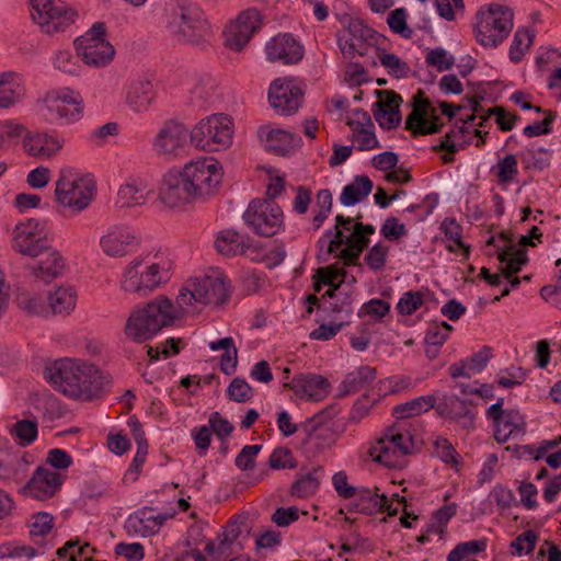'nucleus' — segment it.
Segmentation results:
<instances>
[{
    "label": "nucleus",
    "mask_w": 561,
    "mask_h": 561,
    "mask_svg": "<svg viewBox=\"0 0 561 561\" xmlns=\"http://www.w3.org/2000/svg\"><path fill=\"white\" fill-rule=\"evenodd\" d=\"M227 299L228 287L224 276L190 279L178 295L176 306L165 296H158L142 308L133 310L126 320L124 334L135 343H144L163 328L171 327L180 310L195 313L206 305H220Z\"/></svg>",
    "instance_id": "nucleus-1"
},
{
    "label": "nucleus",
    "mask_w": 561,
    "mask_h": 561,
    "mask_svg": "<svg viewBox=\"0 0 561 561\" xmlns=\"http://www.w3.org/2000/svg\"><path fill=\"white\" fill-rule=\"evenodd\" d=\"M45 378L64 394L82 400L100 397L111 379L91 364H78L65 358L44 370Z\"/></svg>",
    "instance_id": "nucleus-2"
},
{
    "label": "nucleus",
    "mask_w": 561,
    "mask_h": 561,
    "mask_svg": "<svg viewBox=\"0 0 561 561\" xmlns=\"http://www.w3.org/2000/svg\"><path fill=\"white\" fill-rule=\"evenodd\" d=\"M167 27L176 41L184 44L199 45L211 36L203 11L186 0L176 2L172 8Z\"/></svg>",
    "instance_id": "nucleus-3"
},
{
    "label": "nucleus",
    "mask_w": 561,
    "mask_h": 561,
    "mask_svg": "<svg viewBox=\"0 0 561 561\" xmlns=\"http://www.w3.org/2000/svg\"><path fill=\"white\" fill-rule=\"evenodd\" d=\"M513 26V10L505 5L491 3L480 8L477 12L476 39L485 48H496L508 37Z\"/></svg>",
    "instance_id": "nucleus-4"
},
{
    "label": "nucleus",
    "mask_w": 561,
    "mask_h": 561,
    "mask_svg": "<svg viewBox=\"0 0 561 561\" xmlns=\"http://www.w3.org/2000/svg\"><path fill=\"white\" fill-rule=\"evenodd\" d=\"M170 264L167 261H151L149 257L135 259L124 270V291L146 296L169 278Z\"/></svg>",
    "instance_id": "nucleus-5"
},
{
    "label": "nucleus",
    "mask_w": 561,
    "mask_h": 561,
    "mask_svg": "<svg viewBox=\"0 0 561 561\" xmlns=\"http://www.w3.org/2000/svg\"><path fill=\"white\" fill-rule=\"evenodd\" d=\"M94 190L95 183L90 175L62 170L55 184V199L61 206L82 211L93 199Z\"/></svg>",
    "instance_id": "nucleus-6"
},
{
    "label": "nucleus",
    "mask_w": 561,
    "mask_h": 561,
    "mask_svg": "<svg viewBox=\"0 0 561 561\" xmlns=\"http://www.w3.org/2000/svg\"><path fill=\"white\" fill-rule=\"evenodd\" d=\"M233 123L225 114H214L202 119L191 130V141L199 149L218 151L232 144Z\"/></svg>",
    "instance_id": "nucleus-7"
},
{
    "label": "nucleus",
    "mask_w": 561,
    "mask_h": 561,
    "mask_svg": "<svg viewBox=\"0 0 561 561\" xmlns=\"http://www.w3.org/2000/svg\"><path fill=\"white\" fill-rule=\"evenodd\" d=\"M75 48L81 60L94 68L111 64L115 56L113 45L105 38V24L94 23L89 31L76 38Z\"/></svg>",
    "instance_id": "nucleus-8"
},
{
    "label": "nucleus",
    "mask_w": 561,
    "mask_h": 561,
    "mask_svg": "<svg viewBox=\"0 0 561 561\" xmlns=\"http://www.w3.org/2000/svg\"><path fill=\"white\" fill-rule=\"evenodd\" d=\"M33 21L46 34L64 32L78 16L75 9L60 0H30Z\"/></svg>",
    "instance_id": "nucleus-9"
},
{
    "label": "nucleus",
    "mask_w": 561,
    "mask_h": 561,
    "mask_svg": "<svg viewBox=\"0 0 561 561\" xmlns=\"http://www.w3.org/2000/svg\"><path fill=\"white\" fill-rule=\"evenodd\" d=\"M181 172L196 201L213 195L222 179L221 168L214 159L191 161Z\"/></svg>",
    "instance_id": "nucleus-10"
},
{
    "label": "nucleus",
    "mask_w": 561,
    "mask_h": 561,
    "mask_svg": "<svg viewBox=\"0 0 561 561\" xmlns=\"http://www.w3.org/2000/svg\"><path fill=\"white\" fill-rule=\"evenodd\" d=\"M243 219L253 232L262 237L275 236L284 222L283 210L271 199H253Z\"/></svg>",
    "instance_id": "nucleus-11"
},
{
    "label": "nucleus",
    "mask_w": 561,
    "mask_h": 561,
    "mask_svg": "<svg viewBox=\"0 0 561 561\" xmlns=\"http://www.w3.org/2000/svg\"><path fill=\"white\" fill-rule=\"evenodd\" d=\"M46 224L37 219L20 222L13 230L12 248L14 251L31 257L44 254L48 240L45 236Z\"/></svg>",
    "instance_id": "nucleus-12"
},
{
    "label": "nucleus",
    "mask_w": 561,
    "mask_h": 561,
    "mask_svg": "<svg viewBox=\"0 0 561 561\" xmlns=\"http://www.w3.org/2000/svg\"><path fill=\"white\" fill-rule=\"evenodd\" d=\"M263 19V14L256 8L240 12L236 21L226 27L225 45L234 51H241L262 27Z\"/></svg>",
    "instance_id": "nucleus-13"
},
{
    "label": "nucleus",
    "mask_w": 561,
    "mask_h": 561,
    "mask_svg": "<svg viewBox=\"0 0 561 561\" xmlns=\"http://www.w3.org/2000/svg\"><path fill=\"white\" fill-rule=\"evenodd\" d=\"M191 131L180 122L170 119L159 128L152 146L158 156L175 158L181 154L186 145Z\"/></svg>",
    "instance_id": "nucleus-14"
},
{
    "label": "nucleus",
    "mask_w": 561,
    "mask_h": 561,
    "mask_svg": "<svg viewBox=\"0 0 561 561\" xmlns=\"http://www.w3.org/2000/svg\"><path fill=\"white\" fill-rule=\"evenodd\" d=\"M304 90L293 79H276L268 90L270 105L279 115H293L302 103Z\"/></svg>",
    "instance_id": "nucleus-15"
},
{
    "label": "nucleus",
    "mask_w": 561,
    "mask_h": 561,
    "mask_svg": "<svg viewBox=\"0 0 561 561\" xmlns=\"http://www.w3.org/2000/svg\"><path fill=\"white\" fill-rule=\"evenodd\" d=\"M377 35L376 31L365 25L363 21L355 19L351 20L346 30L339 34L337 45L347 58H353L356 54L364 56Z\"/></svg>",
    "instance_id": "nucleus-16"
},
{
    "label": "nucleus",
    "mask_w": 561,
    "mask_h": 561,
    "mask_svg": "<svg viewBox=\"0 0 561 561\" xmlns=\"http://www.w3.org/2000/svg\"><path fill=\"white\" fill-rule=\"evenodd\" d=\"M60 473L38 466L31 479L21 489V492L33 499L45 501L51 499L62 485Z\"/></svg>",
    "instance_id": "nucleus-17"
},
{
    "label": "nucleus",
    "mask_w": 561,
    "mask_h": 561,
    "mask_svg": "<svg viewBox=\"0 0 561 561\" xmlns=\"http://www.w3.org/2000/svg\"><path fill=\"white\" fill-rule=\"evenodd\" d=\"M159 199L167 207L171 208L196 201L182 172H168L164 174L159 191Z\"/></svg>",
    "instance_id": "nucleus-18"
},
{
    "label": "nucleus",
    "mask_w": 561,
    "mask_h": 561,
    "mask_svg": "<svg viewBox=\"0 0 561 561\" xmlns=\"http://www.w3.org/2000/svg\"><path fill=\"white\" fill-rule=\"evenodd\" d=\"M137 245L135 232L122 225H115L107 229L100 238V247L104 254L111 257L125 256L131 248Z\"/></svg>",
    "instance_id": "nucleus-19"
},
{
    "label": "nucleus",
    "mask_w": 561,
    "mask_h": 561,
    "mask_svg": "<svg viewBox=\"0 0 561 561\" xmlns=\"http://www.w3.org/2000/svg\"><path fill=\"white\" fill-rule=\"evenodd\" d=\"M267 59L272 62L293 65L304 57V48L291 34H279L274 36L265 46Z\"/></svg>",
    "instance_id": "nucleus-20"
},
{
    "label": "nucleus",
    "mask_w": 561,
    "mask_h": 561,
    "mask_svg": "<svg viewBox=\"0 0 561 561\" xmlns=\"http://www.w3.org/2000/svg\"><path fill=\"white\" fill-rule=\"evenodd\" d=\"M412 112L405 119V128L411 131L413 137L433 135L442 130L444 124L427 123L428 108L431 103L423 98L422 90H419L412 98Z\"/></svg>",
    "instance_id": "nucleus-21"
},
{
    "label": "nucleus",
    "mask_w": 561,
    "mask_h": 561,
    "mask_svg": "<svg viewBox=\"0 0 561 561\" xmlns=\"http://www.w3.org/2000/svg\"><path fill=\"white\" fill-rule=\"evenodd\" d=\"M259 137L264 140L265 149L276 156H287L300 147V136L284 129L262 126L257 130Z\"/></svg>",
    "instance_id": "nucleus-22"
},
{
    "label": "nucleus",
    "mask_w": 561,
    "mask_h": 561,
    "mask_svg": "<svg viewBox=\"0 0 561 561\" xmlns=\"http://www.w3.org/2000/svg\"><path fill=\"white\" fill-rule=\"evenodd\" d=\"M169 517L167 514H153V508L146 506L128 516L125 528L130 535L151 536L159 531Z\"/></svg>",
    "instance_id": "nucleus-23"
},
{
    "label": "nucleus",
    "mask_w": 561,
    "mask_h": 561,
    "mask_svg": "<svg viewBox=\"0 0 561 561\" xmlns=\"http://www.w3.org/2000/svg\"><path fill=\"white\" fill-rule=\"evenodd\" d=\"M299 397H306L312 401L324 399L330 389L327 378L316 374H300L293 378L290 382L285 383Z\"/></svg>",
    "instance_id": "nucleus-24"
},
{
    "label": "nucleus",
    "mask_w": 561,
    "mask_h": 561,
    "mask_svg": "<svg viewBox=\"0 0 561 561\" xmlns=\"http://www.w3.org/2000/svg\"><path fill=\"white\" fill-rule=\"evenodd\" d=\"M156 89L147 79L131 81L125 91V103L135 113H146L156 100Z\"/></svg>",
    "instance_id": "nucleus-25"
},
{
    "label": "nucleus",
    "mask_w": 561,
    "mask_h": 561,
    "mask_svg": "<svg viewBox=\"0 0 561 561\" xmlns=\"http://www.w3.org/2000/svg\"><path fill=\"white\" fill-rule=\"evenodd\" d=\"M436 411L445 419L455 421L462 428L472 430L474 426L473 412L468 408L466 401L458 397H445L443 401L436 405Z\"/></svg>",
    "instance_id": "nucleus-26"
},
{
    "label": "nucleus",
    "mask_w": 561,
    "mask_h": 561,
    "mask_svg": "<svg viewBox=\"0 0 561 561\" xmlns=\"http://www.w3.org/2000/svg\"><path fill=\"white\" fill-rule=\"evenodd\" d=\"M62 145L64 139L47 133H37L24 139L25 150L36 158H50L62 148Z\"/></svg>",
    "instance_id": "nucleus-27"
},
{
    "label": "nucleus",
    "mask_w": 561,
    "mask_h": 561,
    "mask_svg": "<svg viewBox=\"0 0 561 561\" xmlns=\"http://www.w3.org/2000/svg\"><path fill=\"white\" fill-rule=\"evenodd\" d=\"M215 247L220 254L234 256L247 254L251 249V243L248 236H243L232 229H227L218 233Z\"/></svg>",
    "instance_id": "nucleus-28"
},
{
    "label": "nucleus",
    "mask_w": 561,
    "mask_h": 561,
    "mask_svg": "<svg viewBox=\"0 0 561 561\" xmlns=\"http://www.w3.org/2000/svg\"><path fill=\"white\" fill-rule=\"evenodd\" d=\"M376 379V369L370 366H360L348 373L339 390L340 397L357 393L367 389Z\"/></svg>",
    "instance_id": "nucleus-29"
},
{
    "label": "nucleus",
    "mask_w": 561,
    "mask_h": 561,
    "mask_svg": "<svg viewBox=\"0 0 561 561\" xmlns=\"http://www.w3.org/2000/svg\"><path fill=\"white\" fill-rule=\"evenodd\" d=\"M39 257L37 266L33 271L37 278L47 282L58 277L65 268V261L60 252L51 248L50 244L47 245L44 254H41Z\"/></svg>",
    "instance_id": "nucleus-30"
},
{
    "label": "nucleus",
    "mask_w": 561,
    "mask_h": 561,
    "mask_svg": "<svg viewBox=\"0 0 561 561\" xmlns=\"http://www.w3.org/2000/svg\"><path fill=\"white\" fill-rule=\"evenodd\" d=\"M24 95V87L14 72L0 75V107L8 108Z\"/></svg>",
    "instance_id": "nucleus-31"
},
{
    "label": "nucleus",
    "mask_w": 561,
    "mask_h": 561,
    "mask_svg": "<svg viewBox=\"0 0 561 561\" xmlns=\"http://www.w3.org/2000/svg\"><path fill=\"white\" fill-rule=\"evenodd\" d=\"M374 187L373 181L366 175H356L353 183L346 185L340 196L343 206H352L367 197Z\"/></svg>",
    "instance_id": "nucleus-32"
},
{
    "label": "nucleus",
    "mask_w": 561,
    "mask_h": 561,
    "mask_svg": "<svg viewBox=\"0 0 561 561\" xmlns=\"http://www.w3.org/2000/svg\"><path fill=\"white\" fill-rule=\"evenodd\" d=\"M499 249V261L501 263L507 262L506 266L502 268V274L505 278L520 271L522 266L528 263V255L525 249H517L515 244H511Z\"/></svg>",
    "instance_id": "nucleus-33"
},
{
    "label": "nucleus",
    "mask_w": 561,
    "mask_h": 561,
    "mask_svg": "<svg viewBox=\"0 0 561 561\" xmlns=\"http://www.w3.org/2000/svg\"><path fill=\"white\" fill-rule=\"evenodd\" d=\"M436 398L433 394L422 396L396 405L392 415L398 420L409 419L435 408Z\"/></svg>",
    "instance_id": "nucleus-34"
},
{
    "label": "nucleus",
    "mask_w": 561,
    "mask_h": 561,
    "mask_svg": "<svg viewBox=\"0 0 561 561\" xmlns=\"http://www.w3.org/2000/svg\"><path fill=\"white\" fill-rule=\"evenodd\" d=\"M369 456L374 461L385 465L388 468H396L400 465V459L404 456L397 451L385 436L378 438L369 448Z\"/></svg>",
    "instance_id": "nucleus-35"
},
{
    "label": "nucleus",
    "mask_w": 561,
    "mask_h": 561,
    "mask_svg": "<svg viewBox=\"0 0 561 561\" xmlns=\"http://www.w3.org/2000/svg\"><path fill=\"white\" fill-rule=\"evenodd\" d=\"M47 299L53 313L69 314L76 307L77 295L70 287H59Z\"/></svg>",
    "instance_id": "nucleus-36"
},
{
    "label": "nucleus",
    "mask_w": 561,
    "mask_h": 561,
    "mask_svg": "<svg viewBox=\"0 0 561 561\" xmlns=\"http://www.w3.org/2000/svg\"><path fill=\"white\" fill-rule=\"evenodd\" d=\"M46 108L50 119L58 123L72 124L80 121L83 116V106H73L61 102H47Z\"/></svg>",
    "instance_id": "nucleus-37"
},
{
    "label": "nucleus",
    "mask_w": 561,
    "mask_h": 561,
    "mask_svg": "<svg viewBox=\"0 0 561 561\" xmlns=\"http://www.w3.org/2000/svg\"><path fill=\"white\" fill-rule=\"evenodd\" d=\"M382 436L388 439V444L397 448L399 454L407 456L413 453L414 442L408 430H402L397 424H393L386 428Z\"/></svg>",
    "instance_id": "nucleus-38"
},
{
    "label": "nucleus",
    "mask_w": 561,
    "mask_h": 561,
    "mask_svg": "<svg viewBox=\"0 0 561 561\" xmlns=\"http://www.w3.org/2000/svg\"><path fill=\"white\" fill-rule=\"evenodd\" d=\"M378 489L371 491L366 488H360L357 491V496L360 501L359 513L371 516L378 512H381L385 504L388 502V497L385 494H379Z\"/></svg>",
    "instance_id": "nucleus-39"
},
{
    "label": "nucleus",
    "mask_w": 561,
    "mask_h": 561,
    "mask_svg": "<svg viewBox=\"0 0 561 561\" xmlns=\"http://www.w3.org/2000/svg\"><path fill=\"white\" fill-rule=\"evenodd\" d=\"M535 37V33L529 28H518L515 34L513 42L510 47V59L511 61L517 64L519 62L526 50L533 44V39Z\"/></svg>",
    "instance_id": "nucleus-40"
},
{
    "label": "nucleus",
    "mask_w": 561,
    "mask_h": 561,
    "mask_svg": "<svg viewBox=\"0 0 561 561\" xmlns=\"http://www.w3.org/2000/svg\"><path fill=\"white\" fill-rule=\"evenodd\" d=\"M147 193L134 183L122 185L117 193V203L121 207H133L146 203Z\"/></svg>",
    "instance_id": "nucleus-41"
},
{
    "label": "nucleus",
    "mask_w": 561,
    "mask_h": 561,
    "mask_svg": "<svg viewBox=\"0 0 561 561\" xmlns=\"http://www.w3.org/2000/svg\"><path fill=\"white\" fill-rule=\"evenodd\" d=\"M319 470H322V468H316L313 472H308L298 478L291 485V495L300 499L313 495L320 484L319 479L316 477V472Z\"/></svg>",
    "instance_id": "nucleus-42"
},
{
    "label": "nucleus",
    "mask_w": 561,
    "mask_h": 561,
    "mask_svg": "<svg viewBox=\"0 0 561 561\" xmlns=\"http://www.w3.org/2000/svg\"><path fill=\"white\" fill-rule=\"evenodd\" d=\"M485 549V539L460 542L448 553L447 561H463L469 556L483 552Z\"/></svg>",
    "instance_id": "nucleus-43"
},
{
    "label": "nucleus",
    "mask_w": 561,
    "mask_h": 561,
    "mask_svg": "<svg viewBox=\"0 0 561 561\" xmlns=\"http://www.w3.org/2000/svg\"><path fill=\"white\" fill-rule=\"evenodd\" d=\"M352 141L355 144V148L359 151L373 150L380 147L379 141L376 138L374 128L362 127L352 129Z\"/></svg>",
    "instance_id": "nucleus-44"
},
{
    "label": "nucleus",
    "mask_w": 561,
    "mask_h": 561,
    "mask_svg": "<svg viewBox=\"0 0 561 561\" xmlns=\"http://www.w3.org/2000/svg\"><path fill=\"white\" fill-rule=\"evenodd\" d=\"M407 15L404 8L394 9L388 15L387 23L393 33L410 39L413 35V31L407 25Z\"/></svg>",
    "instance_id": "nucleus-45"
},
{
    "label": "nucleus",
    "mask_w": 561,
    "mask_h": 561,
    "mask_svg": "<svg viewBox=\"0 0 561 561\" xmlns=\"http://www.w3.org/2000/svg\"><path fill=\"white\" fill-rule=\"evenodd\" d=\"M496 115V123L501 130L503 131H510L512 130L516 123L520 119V117L517 114H510L506 113L505 110L502 107H492L489 108L485 116H481V122L479 123V126H483L484 122L489 119L490 116Z\"/></svg>",
    "instance_id": "nucleus-46"
},
{
    "label": "nucleus",
    "mask_w": 561,
    "mask_h": 561,
    "mask_svg": "<svg viewBox=\"0 0 561 561\" xmlns=\"http://www.w3.org/2000/svg\"><path fill=\"white\" fill-rule=\"evenodd\" d=\"M10 432L21 440V445H30L37 437V422L31 420L18 421Z\"/></svg>",
    "instance_id": "nucleus-47"
},
{
    "label": "nucleus",
    "mask_w": 561,
    "mask_h": 561,
    "mask_svg": "<svg viewBox=\"0 0 561 561\" xmlns=\"http://www.w3.org/2000/svg\"><path fill=\"white\" fill-rule=\"evenodd\" d=\"M268 465L274 470L294 469L297 467V460L293 456L290 449L286 447H277L271 454Z\"/></svg>",
    "instance_id": "nucleus-48"
},
{
    "label": "nucleus",
    "mask_w": 561,
    "mask_h": 561,
    "mask_svg": "<svg viewBox=\"0 0 561 561\" xmlns=\"http://www.w3.org/2000/svg\"><path fill=\"white\" fill-rule=\"evenodd\" d=\"M518 173V164L515 154H506L497 161V179L500 183H511Z\"/></svg>",
    "instance_id": "nucleus-49"
},
{
    "label": "nucleus",
    "mask_w": 561,
    "mask_h": 561,
    "mask_svg": "<svg viewBox=\"0 0 561 561\" xmlns=\"http://www.w3.org/2000/svg\"><path fill=\"white\" fill-rule=\"evenodd\" d=\"M227 394L230 400L243 403L252 399L253 390L244 379L237 377L230 382Z\"/></svg>",
    "instance_id": "nucleus-50"
},
{
    "label": "nucleus",
    "mask_w": 561,
    "mask_h": 561,
    "mask_svg": "<svg viewBox=\"0 0 561 561\" xmlns=\"http://www.w3.org/2000/svg\"><path fill=\"white\" fill-rule=\"evenodd\" d=\"M376 122L382 129H394L401 123V112L399 105L389 110H373Z\"/></svg>",
    "instance_id": "nucleus-51"
},
{
    "label": "nucleus",
    "mask_w": 561,
    "mask_h": 561,
    "mask_svg": "<svg viewBox=\"0 0 561 561\" xmlns=\"http://www.w3.org/2000/svg\"><path fill=\"white\" fill-rule=\"evenodd\" d=\"M380 62L388 69V72L396 78H405L410 72L409 65L401 60L396 54L383 53Z\"/></svg>",
    "instance_id": "nucleus-52"
},
{
    "label": "nucleus",
    "mask_w": 561,
    "mask_h": 561,
    "mask_svg": "<svg viewBox=\"0 0 561 561\" xmlns=\"http://www.w3.org/2000/svg\"><path fill=\"white\" fill-rule=\"evenodd\" d=\"M425 61L428 66H433L437 71L449 70L454 64L455 58L440 47L428 50Z\"/></svg>",
    "instance_id": "nucleus-53"
},
{
    "label": "nucleus",
    "mask_w": 561,
    "mask_h": 561,
    "mask_svg": "<svg viewBox=\"0 0 561 561\" xmlns=\"http://www.w3.org/2000/svg\"><path fill=\"white\" fill-rule=\"evenodd\" d=\"M388 252L389 248L379 242L369 249L364 261L370 270L381 271L386 265Z\"/></svg>",
    "instance_id": "nucleus-54"
},
{
    "label": "nucleus",
    "mask_w": 561,
    "mask_h": 561,
    "mask_svg": "<svg viewBox=\"0 0 561 561\" xmlns=\"http://www.w3.org/2000/svg\"><path fill=\"white\" fill-rule=\"evenodd\" d=\"M424 302L423 295L420 291H407L397 304L399 313L410 316L416 311Z\"/></svg>",
    "instance_id": "nucleus-55"
},
{
    "label": "nucleus",
    "mask_w": 561,
    "mask_h": 561,
    "mask_svg": "<svg viewBox=\"0 0 561 561\" xmlns=\"http://www.w3.org/2000/svg\"><path fill=\"white\" fill-rule=\"evenodd\" d=\"M262 445H245L237 455L234 465L242 471L254 468L255 457L261 451Z\"/></svg>",
    "instance_id": "nucleus-56"
},
{
    "label": "nucleus",
    "mask_w": 561,
    "mask_h": 561,
    "mask_svg": "<svg viewBox=\"0 0 561 561\" xmlns=\"http://www.w3.org/2000/svg\"><path fill=\"white\" fill-rule=\"evenodd\" d=\"M208 423L211 432H214L221 442L226 440L233 432V425L217 411L209 415Z\"/></svg>",
    "instance_id": "nucleus-57"
},
{
    "label": "nucleus",
    "mask_w": 561,
    "mask_h": 561,
    "mask_svg": "<svg viewBox=\"0 0 561 561\" xmlns=\"http://www.w3.org/2000/svg\"><path fill=\"white\" fill-rule=\"evenodd\" d=\"M390 312V304L382 299H370L365 302L358 311V317L364 314L370 316L376 320L382 319Z\"/></svg>",
    "instance_id": "nucleus-58"
},
{
    "label": "nucleus",
    "mask_w": 561,
    "mask_h": 561,
    "mask_svg": "<svg viewBox=\"0 0 561 561\" xmlns=\"http://www.w3.org/2000/svg\"><path fill=\"white\" fill-rule=\"evenodd\" d=\"M319 277L323 285H332L337 278H346V270L340 265V262L320 267L317 270L314 278Z\"/></svg>",
    "instance_id": "nucleus-59"
},
{
    "label": "nucleus",
    "mask_w": 561,
    "mask_h": 561,
    "mask_svg": "<svg viewBox=\"0 0 561 561\" xmlns=\"http://www.w3.org/2000/svg\"><path fill=\"white\" fill-rule=\"evenodd\" d=\"M442 229L446 238L455 243L457 248L465 250V255L469 256L470 250L461 240V227L456 222L454 218H446L442 224Z\"/></svg>",
    "instance_id": "nucleus-60"
},
{
    "label": "nucleus",
    "mask_w": 561,
    "mask_h": 561,
    "mask_svg": "<svg viewBox=\"0 0 561 561\" xmlns=\"http://www.w3.org/2000/svg\"><path fill=\"white\" fill-rule=\"evenodd\" d=\"M34 522L31 525L30 534L31 536H45L53 528L54 517L51 514L46 512L36 513L33 516Z\"/></svg>",
    "instance_id": "nucleus-61"
},
{
    "label": "nucleus",
    "mask_w": 561,
    "mask_h": 561,
    "mask_svg": "<svg viewBox=\"0 0 561 561\" xmlns=\"http://www.w3.org/2000/svg\"><path fill=\"white\" fill-rule=\"evenodd\" d=\"M114 550L117 556H122L128 561H141L145 558V548L139 542H119Z\"/></svg>",
    "instance_id": "nucleus-62"
},
{
    "label": "nucleus",
    "mask_w": 561,
    "mask_h": 561,
    "mask_svg": "<svg viewBox=\"0 0 561 561\" xmlns=\"http://www.w3.org/2000/svg\"><path fill=\"white\" fill-rule=\"evenodd\" d=\"M499 424L504 428H508L513 434L517 431H524L526 422L524 415L518 410L510 409L505 410L503 419L500 420Z\"/></svg>",
    "instance_id": "nucleus-63"
},
{
    "label": "nucleus",
    "mask_w": 561,
    "mask_h": 561,
    "mask_svg": "<svg viewBox=\"0 0 561 561\" xmlns=\"http://www.w3.org/2000/svg\"><path fill=\"white\" fill-rule=\"evenodd\" d=\"M380 233L390 241L399 240L407 234V228L394 217H388L381 226Z\"/></svg>",
    "instance_id": "nucleus-64"
}]
</instances>
